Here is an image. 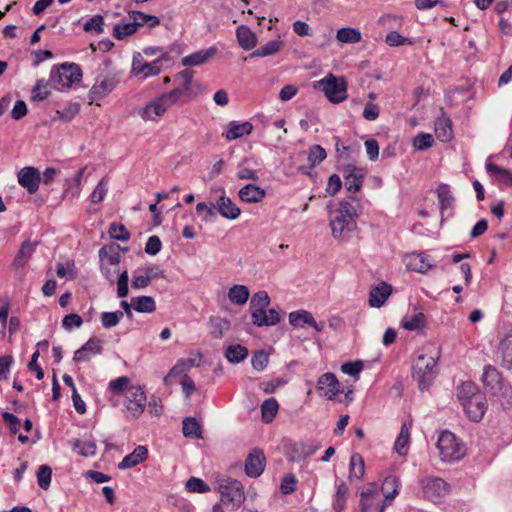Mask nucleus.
<instances>
[{
	"label": "nucleus",
	"instance_id": "nucleus-1",
	"mask_svg": "<svg viewBox=\"0 0 512 512\" xmlns=\"http://www.w3.org/2000/svg\"><path fill=\"white\" fill-rule=\"evenodd\" d=\"M426 352L419 354L413 365V378L417 381L420 390L427 389L437 374V361L440 353L432 347L424 348Z\"/></svg>",
	"mask_w": 512,
	"mask_h": 512
},
{
	"label": "nucleus",
	"instance_id": "nucleus-2",
	"mask_svg": "<svg viewBox=\"0 0 512 512\" xmlns=\"http://www.w3.org/2000/svg\"><path fill=\"white\" fill-rule=\"evenodd\" d=\"M436 447L442 462H456L461 460L466 454L464 442L448 430H444L439 434Z\"/></svg>",
	"mask_w": 512,
	"mask_h": 512
},
{
	"label": "nucleus",
	"instance_id": "nucleus-3",
	"mask_svg": "<svg viewBox=\"0 0 512 512\" xmlns=\"http://www.w3.org/2000/svg\"><path fill=\"white\" fill-rule=\"evenodd\" d=\"M82 78V70L78 64L65 62L54 66L50 72V82L55 89H69Z\"/></svg>",
	"mask_w": 512,
	"mask_h": 512
},
{
	"label": "nucleus",
	"instance_id": "nucleus-4",
	"mask_svg": "<svg viewBox=\"0 0 512 512\" xmlns=\"http://www.w3.org/2000/svg\"><path fill=\"white\" fill-rule=\"evenodd\" d=\"M315 87L320 89L332 103H341L347 98V83L344 78H338L332 73L317 81Z\"/></svg>",
	"mask_w": 512,
	"mask_h": 512
},
{
	"label": "nucleus",
	"instance_id": "nucleus-5",
	"mask_svg": "<svg viewBox=\"0 0 512 512\" xmlns=\"http://www.w3.org/2000/svg\"><path fill=\"white\" fill-rule=\"evenodd\" d=\"M360 500L361 512H384L386 508L385 501L379 491V486L371 483L362 490Z\"/></svg>",
	"mask_w": 512,
	"mask_h": 512
},
{
	"label": "nucleus",
	"instance_id": "nucleus-6",
	"mask_svg": "<svg viewBox=\"0 0 512 512\" xmlns=\"http://www.w3.org/2000/svg\"><path fill=\"white\" fill-rule=\"evenodd\" d=\"M221 500L224 504L230 503L239 507L245 500L244 488L240 481L228 479L219 485Z\"/></svg>",
	"mask_w": 512,
	"mask_h": 512
},
{
	"label": "nucleus",
	"instance_id": "nucleus-7",
	"mask_svg": "<svg viewBox=\"0 0 512 512\" xmlns=\"http://www.w3.org/2000/svg\"><path fill=\"white\" fill-rule=\"evenodd\" d=\"M424 497L438 502L449 493V485L441 478L429 477L420 481Z\"/></svg>",
	"mask_w": 512,
	"mask_h": 512
},
{
	"label": "nucleus",
	"instance_id": "nucleus-8",
	"mask_svg": "<svg viewBox=\"0 0 512 512\" xmlns=\"http://www.w3.org/2000/svg\"><path fill=\"white\" fill-rule=\"evenodd\" d=\"M146 395L143 388L139 385L130 386L126 390V409L133 418H138L145 409Z\"/></svg>",
	"mask_w": 512,
	"mask_h": 512
},
{
	"label": "nucleus",
	"instance_id": "nucleus-9",
	"mask_svg": "<svg viewBox=\"0 0 512 512\" xmlns=\"http://www.w3.org/2000/svg\"><path fill=\"white\" fill-rule=\"evenodd\" d=\"M330 227L334 238L345 239L356 229L357 224L354 219L333 211L330 215Z\"/></svg>",
	"mask_w": 512,
	"mask_h": 512
},
{
	"label": "nucleus",
	"instance_id": "nucleus-10",
	"mask_svg": "<svg viewBox=\"0 0 512 512\" xmlns=\"http://www.w3.org/2000/svg\"><path fill=\"white\" fill-rule=\"evenodd\" d=\"M161 71V60H154L150 63L145 62L142 55L138 52L133 56L132 61V72L138 76L141 75L143 78L155 76Z\"/></svg>",
	"mask_w": 512,
	"mask_h": 512
},
{
	"label": "nucleus",
	"instance_id": "nucleus-11",
	"mask_svg": "<svg viewBox=\"0 0 512 512\" xmlns=\"http://www.w3.org/2000/svg\"><path fill=\"white\" fill-rule=\"evenodd\" d=\"M171 107L170 104H168V100L165 99V96L161 94L159 97L155 98L154 100L147 103L141 110L140 115L142 119L144 120H151L154 121L158 117H161L166 110Z\"/></svg>",
	"mask_w": 512,
	"mask_h": 512
},
{
	"label": "nucleus",
	"instance_id": "nucleus-12",
	"mask_svg": "<svg viewBox=\"0 0 512 512\" xmlns=\"http://www.w3.org/2000/svg\"><path fill=\"white\" fill-rule=\"evenodd\" d=\"M118 81L114 76H106L97 78L96 82L89 91V99L91 102L99 101L112 92Z\"/></svg>",
	"mask_w": 512,
	"mask_h": 512
},
{
	"label": "nucleus",
	"instance_id": "nucleus-13",
	"mask_svg": "<svg viewBox=\"0 0 512 512\" xmlns=\"http://www.w3.org/2000/svg\"><path fill=\"white\" fill-rule=\"evenodd\" d=\"M340 383L333 373H325L321 375L317 381V390L321 396L328 400H334L340 393Z\"/></svg>",
	"mask_w": 512,
	"mask_h": 512
},
{
	"label": "nucleus",
	"instance_id": "nucleus-14",
	"mask_svg": "<svg viewBox=\"0 0 512 512\" xmlns=\"http://www.w3.org/2000/svg\"><path fill=\"white\" fill-rule=\"evenodd\" d=\"M345 188L349 192H357L361 189L364 179V171L353 164L345 165L342 169Z\"/></svg>",
	"mask_w": 512,
	"mask_h": 512
},
{
	"label": "nucleus",
	"instance_id": "nucleus-15",
	"mask_svg": "<svg viewBox=\"0 0 512 512\" xmlns=\"http://www.w3.org/2000/svg\"><path fill=\"white\" fill-rule=\"evenodd\" d=\"M266 465V458L262 450L254 449L245 460V473L248 477H259Z\"/></svg>",
	"mask_w": 512,
	"mask_h": 512
},
{
	"label": "nucleus",
	"instance_id": "nucleus-16",
	"mask_svg": "<svg viewBox=\"0 0 512 512\" xmlns=\"http://www.w3.org/2000/svg\"><path fill=\"white\" fill-rule=\"evenodd\" d=\"M463 408L467 414V416L474 422H479L486 410H487V400L483 393L476 394L474 398L464 403Z\"/></svg>",
	"mask_w": 512,
	"mask_h": 512
},
{
	"label": "nucleus",
	"instance_id": "nucleus-17",
	"mask_svg": "<svg viewBox=\"0 0 512 512\" xmlns=\"http://www.w3.org/2000/svg\"><path fill=\"white\" fill-rule=\"evenodd\" d=\"M102 340L92 337L81 348L74 352L73 361L75 363L88 362L92 356L102 352Z\"/></svg>",
	"mask_w": 512,
	"mask_h": 512
},
{
	"label": "nucleus",
	"instance_id": "nucleus-18",
	"mask_svg": "<svg viewBox=\"0 0 512 512\" xmlns=\"http://www.w3.org/2000/svg\"><path fill=\"white\" fill-rule=\"evenodd\" d=\"M40 181V173L34 167H24L18 173L19 184L30 194H33L38 190Z\"/></svg>",
	"mask_w": 512,
	"mask_h": 512
},
{
	"label": "nucleus",
	"instance_id": "nucleus-19",
	"mask_svg": "<svg viewBox=\"0 0 512 512\" xmlns=\"http://www.w3.org/2000/svg\"><path fill=\"white\" fill-rule=\"evenodd\" d=\"M437 196L439 200V208L441 212L442 220L446 217L449 218L452 216V210L455 202V198L453 197L450 187L447 184H440L437 188Z\"/></svg>",
	"mask_w": 512,
	"mask_h": 512
},
{
	"label": "nucleus",
	"instance_id": "nucleus-20",
	"mask_svg": "<svg viewBox=\"0 0 512 512\" xmlns=\"http://www.w3.org/2000/svg\"><path fill=\"white\" fill-rule=\"evenodd\" d=\"M217 53V48L211 46L207 49L198 50L182 58L183 66H199L208 62Z\"/></svg>",
	"mask_w": 512,
	"mask_h": 512
},
{
	"label": "nucleus",
	"instance_id": "nucleus-21",
	"mask_svg": "<svg viewBox=\"0 0 512 512\" xmlns=\"http://www.w3.org/2000/svg\"><path fill=\"white\" fill-rule=\"evenodd\" d=\"M37 244L38 242H31L30 240H26L21 244L20 249L12 262V266L16 270L23 269L25 267L35 252Z\"/></svg>",
	"mask_w": 512,
	"mask_h": 512
},
{
	"label": "nucleus",
	"instance_id": "nucleus-22",
	"mask_svg": "<svg viewBox=\"0 0 512 512\" xmlns=\"http://www.w3.org/2000/svg\"><path fill=\"white\" fill-rule=\"evenodd\" d=\"M502 365L507 369L512 368V326L506 328V332L499 344Z\"/></svg>",
	"mask_w": 512,
	"mask_h": 512
},
{
	"label": "nucleus",
	"instance_id": "nucleus-23",
	"mask_svg": "<svg viewBox=\"0 0 512 512\" xmlns=\"http://www.w3.org/2000/svg\"><path fill=\"white\" fill-rule=\"evenodd\" d=\"M238 195L245 203H259L265 198L266 191L255 184H247L239 190Z\"/></svg>",
	"mask_w": 512,
	"mask_h": 512
},
{
	"label": "nucleus",
	"instance_id": "nucleus-24",
	"mask_svg": "<svg viewBox=\"0 0 512 512\" xmlns=\"http://www.w3.org/2000/svg\"><path fill=\"white\" fill-rule=\"evenodd\" d=\"M406 266L411 271L426 273L433 265L424 253H413L406 257Z\"/></svg>",
	"mask_w": 512,
	"mask_h": 512
},
{
	"label": "nucleus",
	"instance_id": "nucleus-25",
	"mask_svg": "<svg viewBox=\"0 0 512 512\" xmlns=\"http://www.w3.org/2000/svg\"><path fill=\"white\" fill-rule=\"evenodd\" d=\"M148 456V449L143 445H138L132 453L126 455L118 464L120 470L132 468L143 462Z\"/></svg>",
	"mask_w": 512,
	"mask_h": 512
},
{
	"label": "nucleus",
	"instance_id": "nucleus-26",
	"mask_svg": "<svg viewBox=\"0 0 512 512\" xmlns=\"http://www.w3.org/2000/svg\"><path fill=\"white\" fill-rule=\"evenodd\" d=\"M216 206L220 215L230 220L237 219L241 213L240 208L229 197L224 195L219 197Z\"/></svg>",
	"mask_w": 512,
	"mask_h": 512
},
{
	"label": "nucleus",
	"instance_id": "nucleus-27",
	"mask_svg": "<svg viewBox=\"0 0 512 512\" xmlns=\"http://www.w3.org/2000/svg\"><path fill=\"white\" fill-rule=\"evenodd\" d=\"M190 90L191 87L186 84L179 83L174 89L168 93H163V95L165 96V99L168 100V104L172 106L178 102H189L192 98Z\"/></svg>",
	"mask_w": 512,
	"mask_h": 512
},
{
	"label": "nucleus",
	"instance_id": "nucleus-28",
	"mask_svg": "<svg viewBox=\"0 0 512 512\" xmlns=\"http://www.w3.org/2000/svg\"><path fill=\"white\" fill-rule=\"evenodd\" d=\"M120 251L121 246L115 243L103 246L99 250L100 262L105 261L110 266H118L121 261Z\"/></svg>",
	"mask_w": 512,
	"mask_h": 512
},
{
	"label": "nucleus",
	"instance_id": "nucleus-29",
	"mask_svg": "<svg viewBox=\"0 0 512 512\" xmlns=\"http://www.w3.org/2000/svg\"><path fill=\"white\" fill-rule=\"evenodd\" d=\"M391 290L387 283L374 287L369 293V305L374 308L381 307L390 296Z\"/></svg>",
	"mask_w": 512,
	"mask_h": 512
},
{
	"label": "nucleus",
	"instance_id": "nucleus-30",
	"mask_svg": "<svg viewBox=\"0 0 512 512\" xmlns=\"http://www.w3.org/2000/svg\"><path fill=\"white\" fill-rule=\"evenodd\" d=\"M236 37L238 44L244 50H251L257 44V36L249 27L245 25H240L237 27Z\"/></svg>",
	"mask_w": 512,
	"mask_h": 512
},
{
	"label": "nucleus",
	"instance_id": "nucleus-31",
	"mask_svg": "<svg viewBox=\"0 0 512 512\" xmlns=\"http://www.w3.org/2000/svg\"><path fill=\"white\" fill-rule=\"evenodd\" d=\"M435 134L442 142H448L452 139V121L444 113L435 121Z\"/></svg>",
	"mask_w": 512,
	"mask_h": 512
},
{
	"label": "nucleus",
	"instance_id": "nucleus-32",
	"mask_svg": "<svg viewBox=\"0 0 512 512\" xmlns=\"http://www.w3.org/2000/svg\"><path fill=\"white\" fill-rule=\"evenodd\" d=\"M270 304V297L266 291L256 292L250 300V311L252 321L255 319V314L260 315L265 311Z\"/></svg>",
	"mask_w": 512,
	"mask_h": 512
},
{
	"label": "nucleus",
	"instance_id": "nucleus-33",
	"mask_svg": "<svg viewBox=\"0 0 512 512\" xmlns=\"http://www.w3.org/2000/svg\"><path fill=\"white\" fill-rule=\"evenodd\" d=\"M412 424L409 422H404L401 426L400 433L395 440L394 450L400 455L404 456L408 452L409 442H410V429Z\"/></svg>",
	"mask_w": 512,
	"mask_h": 512
},
{
	"label": "nucleus",
	"instance_id": "nucleus-34",
	"mask_svg": "<svg viewBox=\"0 0 512 512\" xmlns=\"http://www.w3.org/2000/svg\"><path fill=\"white\" fill-rule=\"evenodd\" d=\"M399 488V479L390 475L384 479L381 487H379V491L382 496L384 495L385 498L383 500L386 502L394 499V497L398 494Z\"/></svg>",
	"mask_w": 512,
	"mask_h": 512
},
{
	"label": "nucleus",
	"instance_id": "nucleus-35",
	"mask_svg": "<svg viewBox=\"0 0 512 512\" xmlns=\"http://www.w3.org/2000/svg\"><path fill=\"white\" fill-rule=\"evenodd\" d=\"M253 125L246 121L243 123H238L236 121H232L229 123V128L226 132V139L231 141L238 139L244 135H248L252 132Z\"/></svg>",
	"mask_w": 512,
	"mask_h": 512
},
{
	"label": "nucleus",
	"instance_id": "nucleus-36",
	"mask_svg": "<svg viewBox=\"0 0 512 512\" xmlns=\"http://www.w3.org/2000/svg\"><path fill=\"white\" fill-rule=\"evenodd\" d=\"M317 449L318 446L311 442L294 443L291 447L292 459L297 461L305 459L313 455Z\"/></svg>",
	"mask_w": 512,
	"mask_h": 512
},
{
	"label": "nucleus",
	"instance_id": "nucleus-37",
	"mask_svg": "<svg viewBox=\"0 0 512 512\" xmlns=\"http://www.w3.org/2000/svg\"><path fill=\"white\" fill-rule=\"evenodd\" d=\"M280 319V313L276 309L271 308L269 310L266 309L260 315L255 314V319L252 323L257 327L273 326L279 323Z\"/></svg>",
	"mask_w": 512,
	"mask_h": 512
},
{
	"label": "nucleus",
	"instance_id": "nucleus-38",
	"mask_svg": "<svg viewBox=\"0 0 512 512\" xmlns=\"http://www.w3.org/2000/svg\"><path fill=\"white\" fill-rule=\"evenodd\" d=\"M482 381L495 393L501 386V375L495 367L488 365L484 368Z\"/></svg>",
	"mask_w": 512,
	"mask_h": 512
},
{
	"label": "nucleus",
	"instance_id": "nucleus-39",
	"mask_svg": "<svg viewBox=\"0 0 512 512\" xmlns=\"http://www.w3.org/2000/svg\"><path fill=\"white\" fill-rule=\"evenodd\" d=\"M132 307L139 313H153L156 310V303L151 296L132 297Z\"/></svg>",
	"mask_w": 512,
	"mask_h": 512
},
{
	"label": "nucleus",
	"instance_id": "nucleus-40",
	"mask_svg": "<svg viewBox=\"0 0 512 512\" xmlns=\"http://www.w3.org/2000/svg\"><path fill=\"white\" fill-rule=\"evenodd\" d=\"M365 473V464L359 453H354L349 461V479H361Z\"/></svg>",
	"mask_w": 512,
	"mask_h": 512
},
{
	"label": "nucleus",
	"instance_id": "nucleus-41",
	"mask_svg": "<svg viewBox=\"0 0 512 512\" xmlns=\"http://www.w3.org/2000/svg\"><path fill=\"white\" fill-rule=\"evenodd\" d=\"M282 46L283 42L280 39L271 40L267 42L265 45L261 46L260 48L250 53L248 57L256 58L274 55L281 49Z\"/></svg>",
	"mask_w": 512,
	"mask_h": 512
},
{
	"label": "nucleus",
	"instance_id": "nucleus-42",
	"mask_svg": "<svg viewBox=\"0 0 512 512\" xmlns=\"http://www.w3.org/2000/svg\"><path fill=\"white\" fill-rule=\"evenodd\" d=\"M249 289L245 285H234L228 291L229 300L236 305H244L249 299Z\"/></svg>",
	"mask_w": 512,
	"mask_h": 512
},
{
	"label": "nucleus",
	"instance_id": "nucleus-43",
	"mask_svg": "<svg viewBox=\"0 0 512 512\" xmlns=\"http://www.w3.org/2000/svg\"><path fill=\"white\" fill-rule=\"evenodd\" d=\"M182 432L187 438H202V428L194 417H187L183 420Z\"/></svg>",
	"mask_w": 512,
	"mask_h": 512
},
{
	"label": "nucleus",
	"instance_id": "nucleus-44",
	"mask_svg": "<svg viewBox=\"0 0 512 512\" xmlns=\"http://www.w3.org/2000/svg\"><path fill=\"white\" fill-rule=\"evenodd\" d=\"M481 393L482 392L478 390L477 385L471 381L463 382L457 388V397L462 405L467 401L471 400L472 398H474L476 394Z\"/></svg>",
	"mask_w": 512,
	"mask_h": 512
},
{
	"label": "nucleus",
	"instance_id": "nucleus-45",
	"mask_svg": "<svg viewBox=\"0 0 512 512\" xmlns=\"http://www.w3.org/2000/svg\"><path fill=\"white\" fill-rule=\"evenodd\" d=\"M135 22L130 20L128 22L117 23L113 27L112 35L117 40H124L137 32Z\"/></svg>",
	"mask_w": 512,
	"mask_h": 512
},
{
	"label": "nucleus",
	"instance_id": "nucleus-46",
	"mask_svg": "<svg viewBox=\"0 0 512 512\" xmlns=\"http://www.w3.org/2000/svg\"><path fill=\"white\" fill-rule=\"evenodd\" d=\"M278 402L275 398L266 399L261 404V416L264 423H270L275 418L278 412Z\"/></svg>",
	"mask_w": 512,
	"mask_h": 512
},
{
	"label": "nucleus",
	"instance_id": "nucleus-47",
	"mask_svg": "<svg viewBox=\"0 0 512 512\" xmlns=\"http://www.w3.org/2000/svg\"><path fill=\"white\" fill-rule=\"evenodd\" d=\"M289 322L294 327H301L304 324H315V319L310 312L306 310H298L289 314Z\"/></svg>",
	"mask_w": 512,
	"mask_h": 512
},
{
	"label": "nucleus",
	"instance_id": "nucleus-48",
	"mask_svg": "<svg viewBox=\"0 0 512 512\" xmlns=\"http://www.w3.org/2000/svg\"><path fill=\"white\" fill-rule=\"evenodd\" d=\"M336 38L341 43H357L361 40V33L358 29L343 27L338 29Z\"/></svg>",
	"mask_w": 512,
	"mask_h": 512
},
{
	"label": "nucleus",
	"instance_id": "nucleus-49",
	"mask_svg": "<svg viewBox=\"0 0 512 512\" xmlns=\"http://www.w3.org/2000/svg\"><path fill=\"white\" fill-rule=\"evenodd\" d=\"M349 494L348 486L342 482L337 486V491L333 500V508L337 512H341L345 509L347 498Z\"/></svg>",
	"mask_w": 512,
	"mask_h": 512
},
{
	"label": "nucleus",
	"instance_id": "nucleus-50",
	"mask_svg": "<svg viewBox=\"0 0 512 512\" xmlns=\"http://www.w3.org/2000/svg\"><path fill=\"white\" fill-rule=\"evenodd\" d=\"M247 355V348L240 344L230 345L225 352V356L230 363H239L243 361Z\"/></svg>",
	"mask_w": 512,
	"mask_h": 512
},
{
	"label": "nucleus",
	"instance_id": "nucleus-51",
	"mask_svg": "<svg viewBox=\"0 0 512 512\" xmlns=\"http://www.w3.org/2000/svg\"><path fill=\"white\" fill-rule=\"evenodd\" d=\"M50 84H51L50 80L49 81H46L45 79L38 80L32 89V96H31L32 100H34V101L45 100L50 94V90H49Z\"/></svg>",
	"mask_w": 512,
	"mask_h": 512
},
{
	"label": "nucleus",
	"instance_id": "nucleus-52",
	"mask_svg": "<svg viewBox=\"0 0 512 512\" xmlns=\"http://www.w3.org/2000/svg\"><path fill=\"white\" fill-rule=\"evenodd\" d=\"M73 450L84 457H91L96 453V444L94 441L83 442L75 439L73 441Z\"/></svg>",
	"mask_w": 512,
	"mask_h": 512
},
{
	"label": "nucleus",
	"instance_id": "nucleus-53",
	"mask_svg": "<svg viewBox=\"0 0 512 512\" xmlns=\"http://www.w3.org/2000/svg\"><path fill=\"white\" fill-rule=\"evenodd\" d=\"M109 236L118 241H128L130 233L127 228L118 222H112L108 229Z\"/></svg>",
	"mask_w": 512,
	"mask_h": 512
},
{
	"label": "nucleus",
	"instance_id": "nucleus-54",
	"mask_svg": "<svg viewBox=\"0 0 512 512\" xmlns=\"http://www.w3.org/2000/svg\"><path fill=\"white\" fill-rule=\"evenodd\" d=\"M216 205L213 203L199 202L196 205V212L205 222H211L216 218Z\"/></svg>",
	"mask_w": 512,
	"mask_h": 512
},
{
	"label": "nucleus",
	"instance_id": "nucleus-55",
	"mask_svg": "<svg viewBox=\"0 0 512 512\" xmlns=\"http://www.w3.org/2000/svg\"><path fill=\"white\" fill-rule=\"evenodd\" d=\"M425 315L423 313H417L410 317H404L402 320V327L409 331H415L424 326Z\"/></svg>",
	"mask_w": 512,
	"mask_h": 512
},
{
	"label": "nucleus",
	"instance_id": "nucleus-56",
	"mask_svg": "<svg viewBox=\"0 0 512 512\" xmlns=\"http://www.w3.org/2000/svg\"><path fill=\"white\" fill-rule=\"evenodd\" d=\"M80 110V105L78 103H70L62 110L56 111V117L53 118L55 121L56 119L63 120L65 122H70L78 113Z\"/></svg>",
	"mask_w": 512,
	"mask_h": 512
},
{
	"label": "nucleus",
	"instance_id": "nucleus-57",
	"mask_svg": "<svg viewBox=\"0 0 512 512\" xmlns=\"http://www.w3.org/2000/svg\"><path fill=\"white\" fill-rule=\"evenodd\" d=\"M104 18L100 14L92 16L89 20L84 23L83 29L85 32H96L101 34L104 32Z\"/></svg>",
	"mask_w": 512,
	"mask_h": 512
},
{
	"label": "nucleus",
	"instance_id": "nucleus-58",
	"mask_svg": "<svg viewBox=\"0 0 512 512\" xmlns=\"http://www.w3.org/2000/svg\"><path fill=\"white\" fill-rule=\"evenodd\" d=\"M52 469L48 465H41L37 470L38 485L47 490L51 483Z\"/></svg>",
	"mask_w": 512,
	"mask_h": 512
},
{
	"label": "nucleus",
	"instance_id": "nucleus-59",
	"mask_svg": "<svg viewBox=\"0 0 512 512\" xmlns=\"http://www.w3.org/2000/svg\"><path fill=\"white\" fill-rule=\"evenodd\" d=\"M326 155V151L322 146H311L308 153V161L310 162V168H313L317 164L321 163L326 158Z\"/></svg>",
	"mask_w": 512,
	"mask_h": 512
},
{
	"label": "nucleus",
	"instance_id": "nucleus-60",
	"mask_svg": "<svg viewBox=\"0 0 512 512\" xmlns=\"http://www.w3.org/2000/svg\"><path fill=\"white\" fill-rule=\"evenodd\" d=\"M124 313L122 311L115 312H103L101 314V323L104 328H112L118 325L120 320L123 318Z\"/></svg>",
	"mask_w": 512,
	"mask_h": 512
},
{
	"label": "nucleus",
	"instance_id": "nucleus-61",
	"mask_svg": "<svg viewBox=\"0 0 512 512\" xmlns=\"http://www.w3.org/2000/svg\"><path fill=\"white\" fill-rule=\"evenodd\" d=\"M434 138L430 133H419L413 140V146L416 150L424 151L432 147Z\"/></svg>",
	"mask_w": 512,
	"mask_h": 512
},
{
	"label": "nucleus",
	"instance_id": "nucleus-62",
	"mask_svg": "<svg viewBox=\"0 0 512 512\" xmlns=\"http://www.w3.org/2000/svg\"><path fill=\"white\" fill-rule=\"evenodd\" d=\"M385 42L390 47L413 44V41L410 38L403 37L397 31L389 32L385 37Z\"/></svg>",
	"mask_w": 512,
	"mask_h": 512
},
{
	"label": "nucleus",
	"instance_id": "nucleus-63",
	"mask_svg": "<svg viewBox=\"0 0 512 512\" xmlns=\"http://www.w3.org/2000/svg\"><path fill=\"white\" fill-rule=\"evenodd\" d=\"M248 162V159H243L237 166V177L240 180H258L259 176L257 172L253 169H250L245 166V163Z\"/></svg>",
	"mask_w": 512,
	"mask_h": 512
},
{
	"label": "nucleus",
	"instance_id": "nucleus-64",
	"mask_svg": "<svg viewBox=\"0 0 512 512\" xmlns=\"http://www.w3.org/2000/svg\"><path fill=\"white\" fill-rule=\"evenodd\" d=\"M269 362V356L264 350H259L254 353L251 359L253 368L257 371H263Z\"/></svg>",
	"mask_w": 512,
	"mask_h": 512
}]
</instances>
